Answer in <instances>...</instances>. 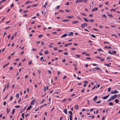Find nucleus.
I'll return each mask as SVG.
<instances>
[{"mask_svg": "<svg viewBox=\"0 0 120 120\" xmlns=\"http://www.w3.org/2000/svg\"><path fill=\"white\" fill-rule=\"evenodd\" d=\"M112 98L111 97H110V98L108 100V101H110L111 100H113Z\"/></svg>", "mask_w": 120, "mask_h": 120, "instance_id": "obj_32", "label": "nucleus"}, {"mask_svg": "<svg viewBox=\"0 0 120 120\" xmlns=\"http://www.w3.org/2000/svg\"><path fill=\"white\" fill-rule=\"evenodd\" d=\"M89 16L90 17L93 16V15L92 14H90L89 15Z\"/></svg>", "mask_w": 120, "mask_h": 120, "instance_id": "obj_58", "label": "nucleus"}, {"mask_svg": "<svg viewBox=\"0 0 120 120\" xmlns=\"http://www.w3.org/2000/svg\"><path fill=\"white\" fill-rule=\"evenodd\" d=\"M63 111L64 113L67 114V110L66 109H65L63 110Z\"/></svg>", "mask_w": 120, "mask_h": 120, "instance_id": "obj_5", "label": "nucleus"}, {"mask_svg": "<svg viewBox=\"0 0 120 120\" xmlns=\"http://www.w3.org/2000/svg\"><path fill=\"white\" fill-rule=\"evenodd\" d=\"M71 50H75L76 49L75 48H74V47H73V48H71Z\"/></svg>", "mask_w": 120, "mask_h": 120, "instance_id": "obj_57", "label": "nucleus"}, {"mask_svg": "<svg viewBox=\"0 0 120 120\" xmlns=\"http://www.w3.org/2000/svg\"><path fill=\"white\" fill-rule=\"evenodd\" d=\"M77 22H78L77 21H73L72 22V23L74 24L76 23Z\"/></svg>", "mask_w": 120, "mask_h": 120, "instance_id": "obj_29", "label": "nucleus"}, {"mask_svg": "<svg viewBox=\"0 0 120 120\" xmlns=\"http://www.w3.org/2000/svg\"><path fill=\"white\" fill-rule=\"evenodd\" d=\"M90 22H94V20L93 19H90Z\"/></svg>", "mask_w": 120, "mask_h": 120, "instance_id": "obj_46", "label": "nucleus"}, {"mask_svg": "<svg viewBox=\"0 0 120 120\" xmlns=\"http://www.w3.org/2000/svg\"><path fill=\"white\" fill-rule=\"evenodd\" d=\"M117 95H115L113 96H112V97H111L112 99L113 100L114 99L117 98Z\"/></svg>", "mask_w": 120, "mask_h": 120, "instance_id": "obj_2", "label": "nucleus"}, {"mask_svg": "<svg viewBox=\"0 0 120 120\" xmlns=\"http://www.w3.org/2000/svg\"><path fill=\"white\" fill-rule=\"evenodd\" d=\"M29 115V114H28L27 113H26L25 115V116L26 118L27 116H28Z\"/></svg>", "mask_w": 120, "mask_h": 120, "instance_id": "obj_56", "label": "nucleus"}, {"mask_svg": "<svg viewBox=\"0 0 120 120\" xmlns=\"http://www.w3.org/2000/svg\"><path fill=\"white\" fill-rule=\"evenodd\" d=\"M101 59V61H104V59H102L101 58V59Z\"/></svg>", "mask_w": 120, "mask_h": 120, "instance_id": "obj_48", "label": "nucleus"}, {"mask_svg": "<svg viewBox=\"0 0 120 120\" xmlns=\"http://www.w3.org/2000/svg\"><path fill=\"white\" fill-rule=\"evenodd\" d=\"M109 105L110 106H112L113 105V103L112 102H110L109 103Z\"/></svg>", "mask_w": 120, "mask_h": 120, "instance_id": "obj_20", "label": "nucleus"}, {"mask_svg": "<svg viewBox=\"0 0 120 120\" xmlns=\"http://www.w3.org/2000/svg\"><path fill=\"white\" fill-rule=\"evenodd\" d=\"M69 21V19H65V20H62V21L63 22L68 21Z\"/></svg>", "mask_w": 120, "mask_h": 120, "instance_id": "obj_23", "label": "nucleus"}, {"mask_svg": "<svg viewBox=\"0 0 120 120\" xmlns=\"http://www.w3.org/2000/svg\"><path fill=\"white\" fill-rule=\"evenodd\" d=\"M32 64V61H30L28 63V64L29 65H30Z\"/></svg>", "mask_w": 120, "mask_h": 120, "instance_id": "obj_55", "label": "nucleus"}, {"mask_svg": "<svg viewBox=\"0 0 120 120\" xmlns=\"http://www.w3.org/2000/svg\"><path fill=\"white\" fill-rule=\"evenodd\" d=\"M118 91L117 90H115L111 92V94H116L118 93Z\"/></svg>", "mask_w": 120, "mask_h": 120, "instance_id": "obj_1", "label": "nucleus"}, {"mask_svg": "<svg viewBox=\"0 0 120 120\" xmlns=\"http://www.w3.org/2000/svg\"><path fill=\"white\" fill-rule=\"evenodd\" d=\"M108 15L109 17H113V16L111 14H109Z\"/></svg>", "mask_w": 120, "mask_h": 120, "instance_id": "obj_34", "label": "nucleus"}, {"mask_svg": "<svg viewBox=\"0 0 120 120\" xmlns=\"http://www.w3.org/2000/svg\"><path fill=\"white\" fill-rule=\"evenodd\" d=\"M54 50H57V47H54Z\"/></svg>", "mask_w": 120, "mask_h": 120, "instance_id": "obj_60", "label": "nucleus"}, {"mask_svg": "<svg viewBox=\"0 0 120 120\" xmlns=\"http://www.w3.org/2000/svg\"><path fill=\"white\" fill-rule=\"evenodd\" d=\"M111 64V63H109V64H105V65L107 66V67H109V65Z\"/></svg>", "mask_w": 120, "mask_h": 120, "instance_id": "obj_16", "label": "nucleus"}, {"mask_svg": "<svg viewBox=\"0 0 120 120\" xmlns=\"http://www.w3.org/2000/svg\"><path fill=\"white\" fill-rule=\"evenodd\" d=\"M87 25L86 23H85L83 24V26H87Z\"/></svg>", "mask_w": 120, "mask_h": 120, "instance_id": "obj_40", "label": "nucleus"}, {"mask_svg": "<svg viewBox=\"0 0 120 120\" xmlns=\"http://www.w3.org/2000/svg\"><path fill=\"white\" fill-rule=\"evenodd\" d=\"M101 101L100 100L98 101H97V102H96V103L97 104L98 103H101Z\"/></svg>", "mask_w": 120, "mask_h": 120, "instance_id": "obj_50", "label": "nucleus"}, {"mask_svg": "<svg viewBox=\"0 0 120 120\" xmlns=\"http://www.w3.org/2000/svg\"><path fill=\"white\" fill-rule=\"evenodd\" d=\"M97 50L99 51H101V52H103V50L101 49V48H99V49H98Z\"/></svg>", "mask_w": 120, "mask_h": 120, "instance_id": "obj_19", "label": "nucleus"}, {"mask_svg": "<svg viewBox=\"0 0 120 120\" xmlns=\"http://www.w3.org/2000/svg\"><path fill=\"white\" fill-rule=\"evenodd\" d=\"M104 48H105L110 49L111 48V47L110 46H105L104 47Z\"/></svg>", "mask_w": 120, "mask_h": 120, "instance_id": "obj_15", "label": "nucleus"}, {"mask_svg": "<svg viewBox=\"0 0 120 120\" xmlns=\"http://www.w3.org/2000/svg\"><path fill=\"white\" fill-rule=\"evenodd\" d=\"M105 116H104L102 118V120H103L105 118Z\"/></svg>", "mask_w": 120, "mask_h": 120, "instance_id": "obj_64", "label": "nucleus"}, {"mask_svg": "<svg viewBox=\"0 0 120 120\" xmlns=\"http://www.w3.org/2000/svg\"><path fill=\"white\" fill-rule=\"evenodd\" d=\"M38 5V4H34V5H32V7H35V6H37Z\"/></svg>", "mask_w": 120, "mask_h": 120, "instance_id": "obj_37", "label": "nucleus"}, {"mask_svg": "<svg viewBox=\"0 0 120 120\" xmlns=\"http://www.w3.org/2000/svg\"><path fill=\"white\" fill-rule=\"evenodd\" d=\"M43 36V35L41 34V35H39L38 36V37L39 38H41V37H42Z\"/></svg>", "mask_w": 120, "mask_h": 120, "instance_id": "obj_43", "label": "nucleus"}, {"mask_svg": "<svg viewBox=\"0 0 120 120\" xmlns=\"http://www.w3.org/2000/svg\"><path fill=\"white\" fill-rule=\"evenodd\" d=\"M116 9H110V11H115Z\"/></svg>", "mask_w": 120, "mask_h": 120, "instance_id": "obj_26", "label": "nucleus"}, {"mask_svg": "<svg viewBox=\"0 0 120 120\" xmlns=\"http://www.w3.org/2000/svg\"><path fill=\"white\" fill-rule=\"evenodd\" d=\"M75 109H78L79 108V106L78 105H76L75 107Z\"/></svg>", "mask_w": 120, "mask_h": 120, "instance_id": "obj_18", "label": "nucleus"}, {"mask_svg": "<svg viewBox=\"0 0 120 120\" xmlns=\"http://www.w3.org/2000/svg\"><path fill=\"white\" fill-rule=\"evenodd\" d=\"M35 101V100H33V101L31 102V105H34V103Z\"/></svg>", "mask_w": 120, "mask_h": 120, "instance_id": "obj_13", "label": "nucleus"}, {"mask_svg": "<svg viewBox=\"0 0 120 120\" xmlns=\"http://www.w3.org/2000/svg\"><path fill=\"white\" fill-rule=\"evenodd\" d=\"M32 107L31 105H30L27 109V110H28L31 109V108Z\"/></svg>", "mask_w": 120, "mask_h": 120, "instance_id": "obj_8", "label": "nucleus"}, {"mask_svg": "<svg viewBox=\"0 0 120 120\" xmlns=\"http://www.w3.org/2000/svg\"><path fill=\"white\" fill-rule=\"evenodd\" d=\"M58 51L59 52H61L63 51V50H58Z\"/></svg>", "mask_w": 120, "mask_h": 120, "instance_id": "obj_59", "label": "nucleus"}, {"mask_svg": "<svg viewBox=\"0 0 120 120\" xmlns=\"http://www.w3.org/2000/svg\"><path fill=\"white\" fill-rule=\"evenodd\" d=\"M72 115H69V118L70 119H72Z\"/></svg>", "mask_w": 120, "mask_h": 120, "instance_id": "obj_38", "label": "nucleus"}, {"mask_svg": "<svg viewBox=\"0 0 120 120\" xmlns=\"http://www.w3.org/2000/svg\"><path fill=\"white\" fill-rule=\"evenodd\" d=\"M109 95H110L109 94H108L106 96L103 97L102 98V99H106L109 96Z\"/></svg>", "mask_w": 120, "mask_h": 120, "instance_id": "obj_3", "label": "nucleus"}, {"mask_svg": "<svg viewBox=\"0 0 120 120\" xmlns=\"http://www.w3.org/2000/svg\"><path fill=\"white\" fill-rule=\"evenodd\" d=\"M32 3V1H27V2H26L25 3V4H28L31 3Z\"/></svg>", "mask_w": 120, "mask_h": 120, "instance_id": "obj_6", "label": "nucleus"}, {"mask_svg": "<svg viewBox=\"0 0 120 120\" xmlns=\"http://www.w3.org/2000/svg\"><path fill=\"white\" fill-rule=\"evenodd\" d=\"M9 83H8V84H7L6 85L7 89H8L9 87Z\"/></svg>", "mask_w": 120, "mask_h": 120, "instance_id": "obj_45", "label": "nucleus"}, {"mask_svg": "<svg viewBox=\"0 0 120 120\" xmlns=\"http://www.w3.org/2000/svg\"><path fill=\"white\" fill-rule=\"evenodd\" d=\"M68 54V52H64V54L65 55H67Z\"/></svg>", "mask_w": 120, "mask_h": 120, "instance_id": "obj_49", "label": "nucleus"}, {"mask_svg": "<svg viewBox=\"0 0 120 120\" xmlns=\"http://www.w3.org/2000/svg\"><path fill=\"white\" fill-rule=\"evenodd\" d=\"M83 18L84 19V20L86 22H88L89 21V20L86 19L84 17Z\"/></svg>", "mask_w": 120, "mask_h": 120, "instance_id": "obj_21", "label": "nucleus"}, {"mask_svg": "<svg viewBox=\"0 0 120 120\" xmlns=\"http://www.w3.org/2000/svg\"><path fill=\"white\" fill-rule=\"evenodd\" d=\"M48 72H49L50 74H51L52 73L51 72V71L50 70H49L48 71Z\"/></svg>", "mask_w": 120, "mask_h": 120, "instance_id": "obj_63", "label": "nucleus"}, {"mask_svg": "<svg viewBox=\"0 0 120 120\" xmlns=\"http://www.w3.org/2000/svg\"><path fill=\"white\" fill-rule=\"evenodd\" d=\"M7 113H9V112L10 111V109H9L8 108H7Z\"/></svg>", "mask_w": 120, "mask_h": 120, "instance_id": "obj_17", "label": "nucleus"}, {"mask_svg": "<svg viewBox=\"0 0 120 120\" xmlns=\"http://www.w3.org/2000/svg\"><path fill=\"white\" fill-rule=\"evenodd\" d=\"M91 36L92 37H93V38H95L96 37V36L95 35H94L93 34H91Z\"/></svg>", "mask_w": 120, "mask_h": 120, "instance_id": "obj_33", "label": "nucleus"}, {"mask_svg": "<svg viewBox=\"0 0 120 120\" xmlns=\"http://www.w3.org/2000/svg\"><path fill=\"white\" fill-rule=\"evenodd\" d=\"M97 70H101V69L99 67H96L95 68Z\"/></svg>", "mask_w": 120, "mask_h": 120, "instance_id": "obj_31", "label": "nucleus"}, {"mask_svg": "<svg viewBox=\"0 0 120 120\" xmlns=\"http://www.w3.org/2000/svg\"><path fill=\"white\" fill-rule=\"evenodd\" d=\"M15 109H13L12 110V112L11 113L12 114H13L14 113V112L15 111Z\"/></svg>", "mask_w": 120, "mask_h": 120, "instance_id": "obj_39", "label": "nucleus"}, {"mask_svg": "<svg viewBox=\"0 0 120 120\" xmlns=\"http://www.w3.org/2000/svg\"><path fill=\"white\" fill-rule=\"evenodd\" d=\"M10 10V8H9L7 10V11L6 12V13H8Z\"/></svg>", "mask_w": 120, "mask_h": 120, "instance_id": "obj_44", "label": "nucleus"}, {"mask_svg": "<svg viewBox=\"0 0 120 120\" xmlns=\"http://www.w3.org/2000/svg\"><path fill=\"white\" fill-rule=\"evenodd\" d=\"M85 55L87 56H89L90 54L89 53H86V54Z\"/></svg>", "mask_w": 120, "mask_h": 120, "instance_id": "obj_41", "label": "nucleus"}, {"mask_svg": "<svg viewBox=\"0 0 120 120\" xmlns=\"http://www.w3.org/2000/svg\"><path fill=\"white\" fill-rule=\"evenodd\" d=\"M37 49H36L35 48H33L32 50L33 51H36V50Z\"/></svg>", "mask_w": 120, "mask_h": 120, "instance_id": "obj_47", "label": "nucleus"}, {"mask_svg": "<svg viewBox=\"0 0 120 120\" xmlns=\"http://www.w3.org/2000/svg\"><path fill=\"white\" fill-rule=\"evenodd\" d=\"M9 64V63H8L7 64H6L5 65L3 66V68H4L6 67Z\"/></svg>", "mask_w": 120, "mask_h": 120, "instance_id": "obj_12", "label": "nucleus"}, {"mask_svg": "<svg viewBox=\"0 0 120 120\" xmlns=\"http://www.w3.org/2000/svg\"><path fill=\"white\" fill-rule=\"evenodd\" d=\"M102 17H103L105 18H106V17H107L106 16L105 14H104L102 15Z\"/></svg>", "mask_w": 120, "mask_h": 120, "instance_id": "obj_22", "label": "nucleus"}, {"mask_svg": "<svg viewBox=\"0 0 120 120\" xmlns=\"http://www.w3.org/2000/svg\"><path fill=\"white\" fill-rule=\"evenodd\" d=\"M68 34H65L61 36V37L62 38L63 37H65Z\"/></svg>", "mask_w": 120, "mask_h": 120, "instance_id": "obj_7", "label": "nucleus"}, {"mask_svg": "<svg viewBox=\"0 0 120 120\" xmlns=\"http://www.w3.org/2000/svg\"><path fill=\"white\" fill-rule=\"evenodd\" d=\"M60 5H59L58 6H57L56 8V9H59V7H60Z\"/></svg>", "mask_w": 120, "mask_h": 120, "instance_id": "obj_51", "label": "nucleus"}, {"mask_svg": "<svg viewBox=\"0 0 120 120\" xmlns=\"http://www.w3.org/2000/svg\"><path fill=\"white\" fill-rule=\"evenodd\" d=\"M92 64V65H93V66H98V65L97 64Z\"/></svg>", "mask_w": 120, "mask_h": 120, "instance_id": "obj_54", "label": "nucleus"}, {"mask_svg": "<svg viewBox=\"0 0 120 120\" xmlns=\"http://www.w3.org/2000/svg\"><path fill=\"white\" fill-rule=\"evenodd\" d=\"M86 58L87 59H88V60H91V58L90 57H86Z\"/></svg>", "mask_w": 120, "mask_h": 120, "instance_id": "obj_52", "label": "nucleus"}, {"mask_svg": "<svg viewBox=\"0 0 120 120\" xmlns=\"http://www.w3.org/2000/svg\"><path fill=\"white\" fill-rule=\"evenodd\" d=\"M111 87L109 88H108V91L109 92L111 90Z\"/></svg>", "mask_w": 120, "mask_h": 120, "instance_id": "obj_36", "label": "nucleus"}, {"mask_svg": "<svg viewBox=\"0 0 120 120\" xmlns=\"http://www.w3.org/2000/svg\"><path fill=\"white\" fill-rule=\"evenodd\" d=\"M67 18H69V19H71V18H73V16H72L71 17V16H67Z\"/></svg>", "mask_w": 120, "mask_h": 120, "instance_id": "obj_35", "label": "nucleus"}, {"mask_svg": "<svg viewBox=\"0 0 120 120\" xmlns=\"http://www.w3.org/2000/svg\"><path fill=\"white\" fill-rule=\"evenodd\" d=\"M13 69V67H11L10 68V70H12Z\"/></svg>", "mask_w": 120, "mask_h": 120, "instance_id": "obj_53", "label": "nucleus"}, {"mask_svg": "<svg viewBox=\"0 0 120 120\" xmlns=\"http://www.w3.org/2000/svg\"><path fill=\"white\" fill-rule=\"evenodd\" d=\"M73 32H70L68 34V36H71L72 35H73Z\"/></svg>", "mask_w": 120, "mask_h": 120, "instance_id": "obj_14", "label": "nucleus"}, {"mask_svg": "<svg viewBox=\"0 0 120 120\" xmlns=\"http://www.w3.org/2000/svg\"><path fill=\"white\" fill-rule=\"evenodd\" d=\"M98 97L97 96H96L94 98L93 100L94 101H95L97 100V98Z\"/></svg>", "mask_w": 120, "mask_h": 120, "instance_id": "obj_11", "label": "nucleus"}, {"mask_svg": "<svg viewBox=\"0 0 120 120\" xmlns=\"http://www.w3.org/2000/svg\"><path fill=\"white\" fill-rule=\"evenodd\" d=\"M69 114H70V115H72V112L71 111H70L69 112Z\"/></svg>", "mask_w": 120, "mask_h": 120, "instance_id": "obj_25", "label": "nucleus"}, {"mask_svg": "<svg viewBox=\"0 0 120 120\" xmlns=\"http://www.w3.org/2000/svg\"><path fill=\"white\" fill-rule=\"evenodd\" d=\"M45 54L46 55L48 54L49 53L48 52V51H45Z\"/></svg>", "mask_w": 120, "mask_h": 120, "instance_id": "obj_30", "label": "nucleus"}, {"mask_svg": "<svg viewBox=\"0 0 120 120\" xmlns=\"http://www.w3.org/2000/svg\"><path fill=\"white\" fill-rule=\"evenodd\" d=\"M10 34L9 35H8V39H9V38L10 37Z\"/></svg>", "mask_w": 120, "mask_h": 120, "instance_id": "obj_61", "label": "nucleus"}, {"mask_svg": "<svg viewBox=\"0 0 120 120\" xmlns=\"http://www.w3.org/2000/svg\"><path fill=\"white\" fill-rule=\"evenodd\" d=\"M98 7L95 8L93 9L92 10V12H93L94 11L97 10H98Z\"/></svg>", "mask_w": 120, "mask_h": 120, "instance_id": "obj_4", "label": "nucleus"}, {"mask_svg": "<svg viewBox=\"0 0 120 120\" xmlns=\"http://www.w3.org/2000/svg\"><path fill=\"white\" fill-rule=\"evenodd\" d=\"M119 101V100L117 99H116L115 100V102L116 103H118Z\"/></svg>", "mask_w": 120, "mask_h": 120, "instance_id": "obj_24", "label": "nucleus"}, {"mask_svg": "<svg viewBox=\"0 0 120 120\" xmlns=\"http://www.w3.org/2000/svg\"><path fill=\"white\" fill-rule=\"evenodd\" d=\"M20 106L19 105H17L15 106V107L16 108H18L20 107Z\"/></svg>", "mask_w": 120, "mask_h": 120, "instance_id": "obj_28", "label": "nucleus"}, {"mask_svg": "<svg viewBox=\"0 0 120 120\" xmlns=\"http://www.w3.org/2000/svg\"><path fill=\"white\" fill-rule=\"evenodd\" d=\"M116 53V51H113L112 52V55L115 54Z\"/></svg>", "mask_w": 120, "mask_h": 120, "instance_id": "obj_10", "label": "nucleus"}, {"mask_svg": "<svg viewBox=\"0 0 120 120\" xmlns=\"http://www.w3.org/2000/svg\"><path fill=\"white\" fill-rule=\"evenodd\" d=\"M19 94H17L16 95V97L17 98H19Z\"/></svg>", "mask_w": 120, "mask_h": 120, "instance_id": "obj_42", "label": "nucleus"}, {"mask_svg": "<svg viewBox=\"0 0 120 120\" xmlns=\"http://www.w3.org/2000/svg\"><path fill=\"white\" fill-rule=\"evenodd\" d=\"M24 113H23L22 114V117L23 118V119H24Z\"/></svg>", "mask_w": 120, "mask_h": 120, "instance_id": "obj_27", "label": "nucleus"}, {"mask_svg": "<svg viewBox=\"0 0 120 120\" xmlns=\"http://www.w3.org/2000/svg\"><path fill=\"white\" fill-rule=\"evenodd\" d=\"M82 1V0H76V3H77L79 2H81Z\"/></svg>", "mask_w": 120, "mask_h": 120, "instance_id": "obj_9", "label": "nucleus"}, {"mask_svg": "<svg viewBox=\"0 0 120 120\" xmlns=\"http://www.w3.org/2000/svg\"><path fill=\"white\" fill-rule=\"evenodd\" d=\"M76 57H79V55L77 54H76Z\"/></svg>", "mask_w": 120, "mask_h": 120, "instance_id": "obj_62", "label": "nucleus"}]
</instances>
